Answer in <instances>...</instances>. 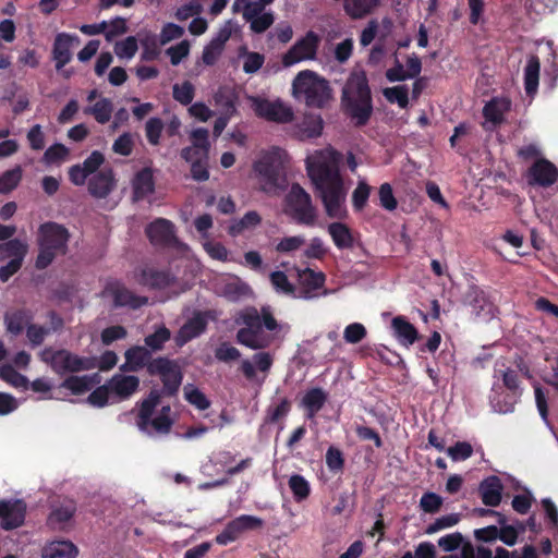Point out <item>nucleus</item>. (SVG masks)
Listing matches in <instances>:
<instances>
[{
  "label": "nucleus",
  "mask_w": 558,
  "mask_h": 558,
  "mask_svg": "<svg viewBox=\"0 0 558 558\" xmlns=\"http://www.w3.org/2000/svg\"><path fill=\"white\" fill-rule=\"evenodd\" d=\"M306 170L329 218L345 216L347 192L333 154L319 151L306 159Z\"/></svg>",
  "instance_id": "obj_1"
},
{
  "label": "nucleus",
  "mask_w": 558,
  "mask_h": 558,
  "mask_svg": "<svg viewBox=\"0 0 558 558\" xmlns=\"http://www.w3.org/2000/svg\"><path fill=\"white\" fill-rule=\"evenodd\" d=\"M341 108L356 128L366 125L373 114V98L364 70H354L341 92Z\"/></svg>",
  "instance_id": "obj_2"
},
{
  "label": "nucleus",
  "mask_w": 558,
  "mask_h": 558,
  "mask_svg": "<svg viewBox=\"0 0 558 558\" xmlns=\"http://www.w3.org/2000/svg\"><path fill=\"white\" fill-rule=\"evenodd\" d=\"M293 96L307 107L322 109L331 99L329 82L311 70L298 73L292 83Z\"/></svg>",
  "instance_id": "obj_3"
},
{
  "label": "nucleus",
  "mask_w": 558,
  "mask_h": 558,
  "mask_svg": "<svg viewBox=\"0 0 558 558\" xmlns=\"http://www.w3.org/2000/svg\"><path fill=\"white\" fill-rule=\"evenodd\" d=\"M70 240L69 230L56 222L43 223L38 229L39 253L36 268H47L58 255H65Z\"/></svg>",
  "instance_id": "obj_4"
},
{
  "label": "nucleus",
  "mask_w": 558,
  "mask_h": 558,
  "mask_svg": "<svg viewBox=\"0 0 558 558\" xmlns=\"http://www.w3.org/2000/svg\"><path fill=\"white\" fill-rule=\"evenodd\" d=\"M253 168L264 192L277 194L287 189L286 169L278 150L264 154Z\"/></svg>",
  "instance_id": "obj_5"
},
{
  "label": "nucleus",
  "mask_w": 558,
  "mask_h": 558,
  "mask_svg": "<svg viewBox=\"0 0 558 558\" xmlns=\"http://www.w3.org/2000/svg\"><path fill=\"white\" fill-rule=\"evenodd\" d=\"M149 352L142 347V367L146 366L151 376H158L162 383L161 393L173 397L182 384L183 374L179 364L168 357H156L147 361Z\"/></svg>",
  "instance_id": "obj_6"
},
{
  "label": "nucleus",
  "mask_w": 558,
  "mask_h": 558,
  "mask_svg": "<svg viewBox=\"0 0 558 558\" xmlns=\"http://www.w3.org/2000/svg\"><path fill=\"white\" fill-rule=\"evenodd\" d=\"M284 213L298 225L312 227L317 219L311 195L299 183H293L284 197Z\"/></svg>",
  "instance_id": "obj_7"
},
{
  "label": "nucleus",
  "mask_w": 558,
  "mask_h": 558,
  "mask_svg": "<svg viewBox=\"0 0 558 558\" xmlns=\"http://www.w3.org/2000/svg\"><path fill=\"white\" fill-rule=\"evenodd\" d=\"M245 327L236 332V342L252 350L266 349L270 344V338L263 333V323L256 307H246L238 319Z\"/></svg>",
  "instance_id": "obj_8"
},
{
  "label": "nucleus",
  "mask_w": 558,
  "mask_h": 558,
  "mask_svg": "<svg viewBox=\"0 0 558 558\" xmlns=\"http://www.w3.org/2000/svg\"><path fill=\"white\" fill-rule=\"evenodd\" d=\"M40 359L49 364L54 373L60 375L96 368L95 357L78 356L65 349L54 351L46 348L40 352Z\"/></svg>",
  "instance_id": "obj_9"
},
{
  "label": "nucleus",
  "mask_w": 558,
  "mask_h": 558,
  "mask_svg": "<svg viewBox=\"0 0 558 558\" xmlns=\"http://www.w3.org/2000/svg\"><path fill=\"white\" fill-rule=\"evenodd\" d=\"M28 252V244L20 239L9 240L0 244V280L7 282L22 267Z\"/></svg>",
  "instance_id": "obj_10"
},
{
  "label": "nucleus",
  "mask_w": 558,
  "mask_h": 558,
  "mask_svg": "<svg viewBox=\"0 0 558 558\" xmlns=\"http://www.w3.org/2000/svg\"><path fill=\"white\" fill-rule=\"evenodd\" d=\"M146 235L155 245L184 251L187 246L175 235V226L172 221L158 218L146 227Z\"/></svg>",
  "instance_id": "obj_11"
},
{
  "label": "nucleus",
  "mask_w": 558,
  "mask_h": 558,
  "mask_svg": "<svg viewBox=\"0 0 558 558\" xmlns=\"http://www.w3.org/2000/svg\"><path fill=\"white\" fill-rule=\"evenodd\" d=\"M319 44L320 37L314 31H308L282 56V64L289 68L303 60L315 59Z\"/></svg>",
  "instance_id": "obj_12"
},
{
  "label": "nucleus",
  "mask_w": 558,
  "mask_h": 558,
  "mask_svg": "<svg viewBox=\"0 0 558 558\" xmlns=\"http://www.w3.org/2000/svg\"><path fill=\"white\" fill-rule=\"evenodd\" d=\"M264 521L255 515L241 514L229 521L225 529L216 535L215 541L218 545L226 546L236 541L243 533L262 529Z\"/></svg>",
  "instance_id": "obj_13"
},
{
  "label": "nucleus",
  "mask_w": 558,
  "mask_h": 558,
  "mask_svg": "<svg viewBox=\"0 0 558 558\" xmlns=\"http://www.w3.org/2000/svg\"><path fill=\"white\" fill-rule=\"evenodd\" d=\"M253 108L256 116L271 122L288 123L293 120V111L280 100L271 101L264 98H255Z\"/></svg>",
  "instance_id": "obj_14"
},
{
  "label": "nucleus",
  "mask_w": 558,
  "mask_h": 558,
  "mask_svg": "<svg viewBox=\"0 0 558 558\" xmlns=\"http://www.w3.org/2000/svg\"><path fill=\"white\" fill-rule=\"evenodd\" d=\"M527 180L531 185L549 187L558 180V169L548 159L539 158L529 168Z\"/></svg>",
  "instance_id": "obj_15"
},
{
  "label": "nucleus",
  "mask_w": 558,
  "mask_h": 558,
  "mask_svg": "<svg viewBox=\"0 0 558 558\" xmlns=\"http://www.w3.org/2000/svg\"><path fill=\"white\" fill-rule=\"evenodd\" d=\"M211 311H197L179 329L177 341L184 344L194 338L199 337L207 329L208 320L213 319Z\"/></svg>",
  "instance_id": "obj_16"
},
{
  "label": "nucleus",
  "mask_w": 558,
  "mask_h": 558,
  "mask_svg": "<svg viewBox=\"0 0 558 558\" xmlns=\"http://www.w3.org/2000/svg\"><path fill=\"white\" fill-rule=\"evenodd\" d=\"M326 281V276L322 271H314L311 268L298 269V282L300 286L299 294L303 299H313L317 295Z\"/></svg>",
  "instance_id": "obj_17"
},
{
  "label": "nucleus",
  "mask_w": 558,
  "mask_h": 558,
  "mask_svg": "<svg viewBox=\"0 0 558 558\" xmlns=\"http://www.w3.org/2000/svg\"><path fill=\"white\" fill-rule=\"evenodd\" d=\"M26 507L23 501H0V520L4 530H12L23 524Z\"/></svg>",
  "instance_id": "obj_18"
},
{
  "label": "nucleus",
  "mask_w": 558,
  "mask_h": 558,
  "mask_svg": "<svg viewBox=\"0 0 558 558\" xmlns=\"http://www.w3.org/2000/svg\"><path fill=\"white\" fill-rule=\"evenodd\" d=\"M80 44V38L66 33L58 34L52 49L56 69L61 70L72 59L71 49Z\"/></svg>",
  "instance_id": "obj_19"
},
{
  "label": "nucleus",
  "mask_w": 558,
  "mask_h": 558,
  "mask_svg": "<svg viewBox=\"0 0 558 558\" xmlns=\"http://www.w3.org/2000/svg\"><path fill=\"white\" fill-rule=\"evenodd\" d=\"M116 187V180L111 169H104L88 180V192L96 198H106Z\"/></svg>",
  "instance_id": "obj_20"
},
{
  "label": "nucleus",
  "mask_w": 558,
  "mask_h": 558,
  "mask_svg": "<svg viewBox=\"0 0 558 558\" xmlns=\"http://www.w3.org/2000/svg\"><path fill=\"white\" fill-rule=\"evenodd\" d=\"M324 129V121L319 114H305L302 121L293 128V134L300 141L316 138L320 136Z\"/></svg>",
  "instance_id": "obj_21"
},
{
  "label": "nucleus",
  "mask_w": 558,
  "mask_h": 558,
  "mask_svg": "<svg viewBox=\"0 0 558 558\" xmlns=\"http://www.w3.org/2000/svg\"><path fill=\"white\" fill-rule=\"evenodd\" d=\"M502 484L498 476L492 475L481 482L478 492L485 506L497 507L501 501Z\"/></svg>",
  "instance_id": "obj_22"
},
{
  "label": "nucleus",
  "mask_w": 558,
  "mask_h": 558,
  "mask_svg": "<svg viewBox=\"0 0 558 558\" xmlns=\"http://www.w3.org/2000/svg\"><path fill=\"white\" fill-rule=\"evenodd\" d=\"M111 393L120 399H126L135 392L138 386V378L134 375L117 374L108 381Z\"/></svg>",
  "instance_id": "obj_23"
},
{
  "label": "nucleus",
  "mask_w": 558,
  "mask_h": 558,
  "mask_svg": "<svg viewBox=\"0 0 558 558\" xmlns=\"http://www.w3.org/2000/svg\"><path fill=\"white\" fill-rule=\"evenodd\" d=\"M328 395L322 388L308 389L302 398L301 404L306 412V417L312 420L324 408Z\"/></svg>",
  "instance_id": "obj_24"
},
{
  "label": "nucleus",
  "mask_w": 558,
  "mask_h": 558,
  "mask_svg": "<svg viewBox=\"0 0 558 558\" xmlns=\"http://www.w3.org/2000/svg\"><path fill=\"white\" fill-rule=\"evenodd\" d=\"M510 108V99L495 97L484 106L483 116L494 125H500L504 122V114L508 112Z\"/></svg>",
  "instance_id": "obj_25"
},
{
  "label": "nucleus",
  "mask_w": 558,
  "mask_h": 558,
  "mask_svg": "<svg viewBox=\"0 0 558 558\" xmlns=\"http://www.w3.org/2000/svg\"><path fill=\"white\" fill-rule=\"evenodd\" d=\"M391 327L399 342L405 347L413 344L418 338L417 329L403 316L395 317Z\"/></svg>",
  "instance_id": "obj_26"
},
{
  "label": "nucleus",
  "mask_w": 558,
  "mask_h": 558,
  "mask_svg": "<svg viewBox=\"0 0 558 558\" xmlns=\"http://www.w3.org/2000/svg\"><path fill=\"white\" fill-rule=\"evenodd\" d=\"M328 233L337 248L349 250L354 246L353 233L345 223L340 221L329 223Z\"/></svg>",
  "instance_id": "obj_27"
},
{
  "label": "nucleus",
  "mask_w": 558,
  "mask_h": 558,
  "mask_svg": "<svg viewBox=\"0 0 558 558\" xmlns=\"http://www.w3.org/2000/svg\"><path fill=\"white\" fill-rule=\"evenodd\" d=\"M99 383L100 376L98 374L70 376L61 384V387L70 390L73 395L78 396L87 392Z\"/></svg>",
  "instance_id": "obj_28"
},
{
  "label": "nucleus",
  "mask_w": 558,
  "mask_h": 558,
  "mask_svg": "<svg viewBox=\"0 0 558 558\" xmlns=\"http://www.w3.org/2000/svg\"><path fill=\"white\" fill-rule=\"evenodd\" d=\"M541 62L535 54L529 57L524 68V88L527 96H534L538 88Z\"/></svg>",
  "instance_id": "obj_29"
},
{
  "label": "nucleus",
  "mask_w": 558,
  "mask_h": 558,
  "mask_svg": "<svg viewBox=\"0 0 558 558\" xmlns=\"http://www.w3.org/2000/svg\"><path fill=\"white\" fill-rule=\"evenodd\" d=\"M174 278L167 270L142 269V286L162 290L170 287Z\"/></svg>",
  "instance_id": "obj_30"
},
{
  "label": "nucleus",
  "mask_w": 558,
  "mask_h": 558,
  "mask_svg": "<svg viewBox=\"0 0 558 558\" xmlns=\"http://www.w3.org/2000/svg\"><path fill=\"white\" fill-rule=\"evenodd\" d=\"M76 546L69 541H56L46 545L43 549V558H75Z\"/></svg>",
  "instance_id": "obj_31"
},
{
  "label": "nucleus",
  "mask_w": 558,
  "mask_h": 558,
  "mask_svg": "<svg viewBox=\"0 0 558 558\" xmlns=\"http://www.w3.org/2000/svg\"><path fill=\"white\" fill-rule=\"evenodd\" d=\"M380 3V0H345L343 9L353 20L363 19L371 14Z\"/></svg>",
  "instance_id": "obj_32"
},
{
  "label": "nucleus",
  "mask_w": 558,
  "mask_h": 558,
  "mask_svg": "<svg viewBox=\"0 0 558 558\" xmlns=\"http://www.w3.org/2000/svg\"><path fill=\"white\" fill-rule=\"evenodd\" d=\"M31 320L32 315L25 310H15L4 315L7 331L15 336L20 335L24 327L29 325Z\"/></svg>",
  "instance_id": "obj_33"
},
{
  "label": "nucleus",
  "mask_w": 558,
  "mask_h": 558,
  "mask_svg": "<svg viewBox=\"0 0 558 558\" xmlns=\"http://www.w3.org/2000/svg\"><path fill=\"white\" fill-rule=\"evenodd\" d=\"M252 290L247 283L239 278L223 284L222 295L231 302H236L251 294Z\"/></svg>",
  "instance_id": "obj_34"
},
{
  "label": "nucleus",
  "mask_w": 558,
  "mask_h": 558,
  "mask_svg": "<svg viewBox=\"0 0 558 558\" xmlns=\"http://www.w3.org/2000/svg\"><path fill=\"white\" fill-rule=\"evenodd\" d=\"M112 111V102L108 98H100L93 106L84 109L85 114L93 116L100 124H105L111 119Z\"/></svg>",
  "instance_id": "obj_35"
},
{
  "label": "nucleus",
  "mask_w": 558,
  "mask_h": 558,
  "mask_svg": "<svg viewBox=\"0 0 558 558\" xmlns=\"http://www.w3.org/2000/svg\"><path fill=\"white\" fill-rule=\"evenodd\" d=\"M262 222L260 215L255 210L247 211L240 220L229 227V234L236 236L247 229H254Z\"/></svg>",
  "instance_id": "obj_36"
},
{
  "label": "nucleus",
  "mask_w": 558,
  "mask_h": 558,
  "mask_svg": "<svg viewBox=\"0 0 558 558\" xmlns=\"http://www.w3.org/2000/svg\"><path fill=\"white\" fill-rule=\"evenodd\" d=\"M75 511L72 504L54 509L48 519L49 524L56 530L64 529L65 524L71 520Z\"/></svg>",
  "instance_id": "obj_37"
},
{
  "label": "nucleus",
  "mask_w": 558,
  "mask_h": 558,
  "mask_svg": "<svg viewBox=\"0 0 558 558\" xmlns=\"http://www.w3.org/2000/svg\"><path fill=\"white\" fill-rule=\"evenodd\" d=\"M288 484L296 501L300 502L310 496V483L304 476L300 474H293L290 476Z\"/></svg>",
  "instance_id": "obj_38"
},
{
  "label": "nucleus",
  "mask_w": 558,
  "mask_h": 558,
  "mask_svg": "<svg viewBox=\"0 0 558 558\" xmlns=\"http://www.w3.org/2000/svg\"><path fill=\"white\" fill-rule=\"evenodd\" d=\"M0 378L15 388L27 389L29 387L27 377L17 373L11 365L0 367Z\"/></svg>",
  "instance_id": "obj_39"
},
{
  "label": "nucleus",
  "mask_w": 558,
  "mask_h": 558,
  "mask_svg": "<svg viewBox=\"0 0 558 558\" xmlns=\"http://www.w3.org/2000/svg\"><path fill=\"white\" fill-rule=\"evenodd\" d=\"M468 304L480 314L482 311H485L488 307L489 301L487 299L486 293L476 286H472L466 293Z\"/></svg>",
  "instance_id": "obj_40"
},
{
  "label": "nucleus",
  "mask_w": 558,
  "mask_h": 558,
  "mask_svg": "<svg viewBox=\"0 0 558 558\" xmlns=\"http://www.w3.org/2000/svg\"><path fill=\"white\" fill-rule=\"evenodd\" d=\"M171 332L166 326H160L151 335L145 337L144 341L147 348L151 351H159L163 348V344L170 340Z\"/></svg>",
  "instance_id": "obj_41"
},
{
  "label": "nucleus",
  "mask_w": 558,
  "mask_h": 558,
  "mask_svg": "<svg viewBox=\"0 0 558 558\" xmlns=\"http://www.w3.org/2000/svg\"><path fill=\"white\" fill-rule=\"evenodd\" d=\"M184 397L189 403L198 410H207L210 407V401L205 396V393L193 385H187L184 387Z\"/></svg>",
  "instance_id": "obj_42"
},
{
  "label": "nucleus",
  "mask_w": 558,
  "mask_h": 558,
  "mask_svg": "<svg viewBox=\"0 0 558 558\" xmlns=\"http://www.w3.org/2000/svg\"><path fill=\"white\" fill-rule=\"evenodd\" d=\"M383 94L389 102H397L401 108H407L409 105V89L405 85L387 87Z\"/></svg>",
  "instance_id": "obj_43"
},
{
  "label": "nucleus",
  "mask_w": 558,
  "mask_h": 558,
  "mask_svg": "<svg viewBox=\"0 0 558 558\" xmlns=\"http://www.w3.org/2000/svg\"><path fill=\"white\" fill-rule=\"evenodd\" d=\"M22 179L21 167H15L0 175V193L5 194L14 190Z\"/></svg>",
  "instance_id": "obj_44"
},
{
  "label": "nucleus",
  "mask_w": 558,
  "mask_h": 558,
  "mask_svg": "<svg viewBox=\"0 0 558 558\" xmlns=\"http://www.w3.org/2000/svg\"><path fill=\"white\" fill-rule=\"evenodd\" d=\"M173 98L183 106H187L193 101L195 88L190 81L182 84H174L172 88Z\"/></svg>",
  "instance_id": "obj_45"
},
{
  "label": "nucleus",
  "mask_w": 558,
  "mask_h": 558,
  "mask_svg": "<svg viewBox=\"0 0 558 558\" xmlns=\"http://www.w3.org/2000/svg\"><path fill=\"white\" fill-rule=\"evenodd\" d=\"M291 411V402L283 398L276 405H269L266 411V423H277L279 420L283 418Z\"/></svg>",
  "instance_id": "obj_46"
},
{
  "label": "nucleus",
  "mask_w": 558,
  "mask_h": 558,
  "mask_svg": "<svg viewBox=\"0 0 558 558\" xmlns=\"http://www.w3.org/2000/svg\"><path fill=\"white\" fill-rule=\"evenodd\" d=\"M270 282L276 291L284 293V294H294L295 287L292 284L286 272L281 270H276L270 274Z\"/></svg>",
  "instance_id": "obj_47"
},
{
  "label": "nucleus",
  "mask_w": 558,
  "mask_h": 558,
  "mask_svg": "<svg viewBox=\"0 0 558 558\" xmlns=\"http://www.w3.org/2000/svg\"><path fill=\"white\" fill-rule=\"evenodd\" d=\"M106 294L110 298L114 306H125L133 303L130 291L119 286L107 289Z\"/></svg>",
  "instance_id": "obj_48"
},
{
  "label": "nucleus",
  "mask_w": 558,
  "mask_h": 558,
  "mask_svg": "<svg viewBox=\"0 0 558 558\" xmlns=\"http://www.w3.org/2000/svg\"><path fill=\"white\" fill-rule=\"evenodd\" d=\"M371 186L365 181H359L352 193V205L356 211L362 210L368 201Z\"/></svg>",
  "instance_id": "obj_49"
},
{
  "label": "nucleus",
  "mask_w": 558,
  "mask_h": 558,
  "mask_svg": "<svg viewBox=\"0 0 558 558\" xmlns=\"http://www.w3.org/2000/svg\"><path fill=\"white\" fill-rule=\"evenodd\" d=\"M447 453L453 461H464L472 457L473 447L468 441H457L447 449Z\"/></svg>",
  "instance_id": "obj_50"
},
{
  "label": "nucleus",
  "mask_w": 558,
  "mask_h": 558,
  "mask_svg": "<svg viewBox=\"0 0 558 558\" xmlns=\"http://www.w3.org/2000/svg\"><path fill=\"white\" fill-rule=\"evenodd\" d=\"M379 204L386 210L392 211L397 208L398 202L393 195L390 183H383L378 190Z\"/></svg>",
  "instance_id": "obj_51"
},
{
  "label": "nucleus",
  "mask_w": 558,
  "mask_h": 558,
  "mask_svg": "<svg viewBox=\"0 0 558 558\" xmlns=\"http://www.w3.org/2000/svg\"><path fill=\"white\" fill-rule=\"evenodd\" d=\"M442 506V498L436 493L427 492L420 499V508L426 513H436Z\"/></svg>",
  "instance_id": "obj_52"
},
{
  "label": "nucleus",
  "mask_w": 558,
  "mask_h": 558,
  "mask_svg": "<svg viewBox=\"0 0 558 558\" xmlns=\"http://www.w3.org/2000/svg\"><path fill=\"white\" fill-rule=\"evenodd\" d=\"M460 521V515L458 513H450L447 515H442L437 518L432 524L426 527V534H434L440 530L451 527L456 525Z\"/></svg>",
  "instance_id": "obj_53"
},
{
  "label": "nucleus",
  "mask_w": 558,
  "mask_h": 558,
  "mask_svg": "<svg viewBox=\"0 0 558 558\" xmlns=\"http://www.w3.org/2000/svg\"><path fill=\"white\" fill-rule=\"evenodd\" d=\"M326 465L331 472L342 471L344 466V458L340 449L330 446L326 452Z\"/></svg>",
  "instance_id": "obj_54"
},
{
  "label": "nucleus",
  "mask_w": 558,
  "mask_h": 558,
  "mask_svg": "<svg viewBox=\"0 0 558 558\" xmlns=\"http://www.w3.org/2000/svg\"><path fill=\"white\" fill-rule=\"evenodd\" d=\"M241 352L233 345L229 344L228 342H222L217 349L215 350V357L225 363H229L232 361H236L240 359Z\"/></svg>",
  "instance_id": "obj_55"
},
{
  "label": "nucleus",
  "mask_w": 558,
  "mask_h": 558,
  "mask_svg": "<svg viewBox=\"0 0 558 558\" xmlns=\"http://www.w3.org/2000/svg\"><path fill=\"white\" fill-rule=\"evenodd\" d=\"M366 328L360 323L348 325L343 332V338L348 343H359L366 337Z\"/></svg>",
  "instance_id": "obj_56"
},
{
  "label": "nucleus",
  "mask_w": 558,
  "mask_h": 558,
  "mask_svg": "<svg viewBox=\"0 0 558 558\" xmlns=\"http://www.w3.org/2000/svg\"><path fill=\"white\" fill-rule=\"evenodd\" d=\"M191 141L193 144V147L199 151H202L203 155H207L209 150V141H208V131L204 128L195 129L191 133Z\"/></svg>",
  "instance_id": "obj_57"
},
{
  "label": "nucleus",
  "mask_w": 558,
  "mask_h": 558,
  "mask_svg": "<svg viewBox=\"0 0 558 558\" xmlns=\"http://www.w3.org/2000/svg\"><path fill=\"white\" fill-rule=\"evenodd\" d=\"M163 130V123L159 118H150L145 125L146 137L153 145L159 143L161 132Z\"/></svg>",
  "instance_id": "obj_58"
},
{
  "label": "nucleus",
  "mask_w": 558,
  "mask_h": 558,
  "mask_svg": "<svg viewBox=\"0 0 558 558\" xmlns=\"http://www.w3.org/2000/svg\"><path fill=\"white\" fill-rule=\"evenodd\" d=\"M69 155V149L63 144H54L50 146L44 154V160L47 163H58Z\"/></svg>",
  "instance_id": "obj_59"
},
{
  "label": "nucleus",
  "mask_w": 558,
  "mask_h": 558,
  "mask_svg": "<svg viewBox=\"0 0 558 558\" xmlns=\"http://www.w3.org/2000/svg\"><path fill=\"white\" fill-rule=\"evenodd\" d=\"M137 50V41L135 37H128L119 41L114 46V52L119 58H132Z\"/></svg>",
  "instance_id": "obj_60"
},
{
  "label": "nucleus",
  "mask_w": 558,
  "mask_h": 558,
  "mask_svg": "<svg viewBox=\"0 0 558 558\" xmlns=\"http://www.w3.org/2000/svg\"><path fill=\"white\" fill-rule=\"evenodd\" d=\"M205 252L213 258L219 262H227L229 256L228 248L220 242L207 241L204 243Z\"/></svg>",
  "instance_id": "obj_61"
},
{
  "label": "nucleus",
  "mask_w": 558,
  "mask_h": 558,
  "mask_svg": "<svg viewBox=\"0 0 558 558\" xmlns=\"http://www.w3.org/2000/svg\"><path fill=\"white\" fill-rule=\"evenodd\" d=\"M189 52L190 44L187 40H182L181 43L167 49V54L170 57V62L172 65L180 64V62L185 57H187Z\"/></svg>",
  "instance_id": "obj_62"
},
{
  "label": "nucleus",
  "mask_w": 558,
  "mask_h": 558,
  "mask_svg": "<svg viewBox=\"0 0 558 558\" xmlns=\"http://www.w3.org/2000/svg\"><path fill=\"white\" fill-rule=\"evenodd\" d=\"M264 62V54L259 52H247L243 63V71L246 74H254L263 66Z\"/></svg>",
  "instance_id": "obj_63"
},
{
  "label": "nucleus",
  "mask_w": 558,
  "mask_h": 558,
  "mask_svg": "<svg viewBox=\"0 0 558 558\" xmlns=\"http://www.w3.org/2000/svg\"><path fill=\"white\" fill-rule=\"evenodd\" d=\"M26 137L32 149L41 150L45 147V133L41 125H33L28 130Z\"/></svg>",
  "instance_id": "obj_64"
}]
</instances>
